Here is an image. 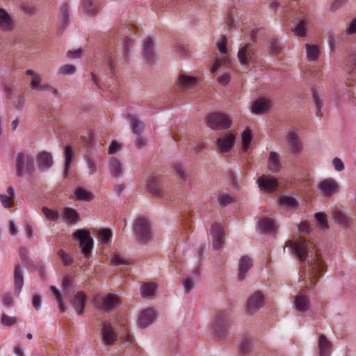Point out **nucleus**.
<instances>
[{
    "instance_id": "obj_1",
    "label": "nucleus",
    "mask_w": 356,
    "mask_h": 356,
    "mask_svg": "<svg viewBox=\"0 0 356 356\" xmlns=\"http://www.w3.org/2000/svg\"><path fill=\"white\" fill-rule=\"evenodd\" d=\"M293 254L303 263L305 272L307 273L311 284L314 279L321 277L325 269V264L321 257L317 253L314 245L308 241L299 237L289 243Z\"/></svg>"
},
{
    "instance_id": "obj_2",
    "label": "nucleus",
    "mask_w": 356,
    "mask_h": 356,
    "mask_svg": "<svg viewBox=\"0 0 356 356\" xmlns=\"http://www.w3.org/2000/svg\"><path fill=\"white\" fill-rule=\"evenodd\" d=\"M15 166L17 177L31 175L35 170V159L31 154L19 152L16 155Z\"/></svg>"
},
{
    "instance_id": "obj_3",
    "label": "nucleus",
    "mask_w": 356,
    "mask_h": 356,
    "mask_svg": "<svg viewBox=\"0 0 356 356\" xmlns=\"http://www.w3.org/2000/svg\"><path fill=\"white\" fill-rule=\"evenodd\" d=\"M134 233L136 241L140 243L146 245L152 240V230L150 224L144 218H139L136 220Z\"/></svg>"
},
{
    "instance_id": "obj_4",
    "label": "nucleus",
    "mask_w": 356,
    "mask_h": 356,
    "mask_svg": "<svg viewBox=\"0 0 356 356\" xmlns=\"http://www.w3.org/2000/svg\"><path fill=\"white\" fill-rule=\"evenodd\" d=\"M229 314L224 311L217 312L213 330L216 336L220 339H226L229 335Z\"/></svg>"
},
{
    "instance_id": "obj_5",
    "label": "nucleus",
    "mask_w": 356,
    "mask_h": 356,
    "mask_svg": "<svg viewBox=\"0 0 356 356\" xmlns=\"http://www.w3.org/2000/svg\"><path fill=\"white\" fill-rule=\"evenodd\" d=\"M72 237L79 241L84 257L87 259L90 258L93 248V239L90 232L86 229H79L73 234Z\"/></svg>"
},
{
    "instance_id": "obj_6",
    "label": "nucleus",
    "mask_w": 356,
    "mask_h": 356,
    "mask_svg": "<svg viewBox=\"0 0 356 356\" xmlns=\"http://www.w3.org/2000/svg\"><path fill=\"white\" fill-rule=\"evenodd\" d=\"M96 306L101 310L109 312L120 304V297L115 293H109L106 296L97 295L94 298Z\"/></svg>"
},
{
    "instance_id": "obj_7",
    "label": "nucleus",
    "mask_w": 356,
    "mask_h": 356,
    "mask_svg": "<svg viewBox=\"0 0 356 356\" xmlns=\"http://www.w3.org/2000/svg\"><path fill=\"white\" fill-rule=\"evenodd\" d=\"M207 123L212 129L222 130L229 128L232 121L226 114L214 112L208 115L207 118Z\"/></svg>"
},
{
    "instance_id": "obj_8",
    "label": "nucleus",
    "mask_w": 356,
    "mask_h": 356,
    "mask_svg": "<svg viewBox=\"0 0 356 356\" xmlns=\"http://www.w3.org/2000/svg\"><path fill=\"white\" fill-rule=\"evenodd\" d=\"M317 188L324 197H330L337 193L339 185L334 179L327 178L320 181Z\"/></svg>"
},
{
    "instance_id": "obj_9",
    "label": "nucleus",
    "mask_w": 356,
    "mask_h": 356,
    "mask_svg": "<svg viewBox=\"0 0 356 356\" xmlns=\"http://www.w3.org/2000/svg\"><path fill=\"white\" fill-rule=\"evenodd\" d=\"M263 306L264 296L259 291H256L247 300V313L253 314Z\"/></svg>"
},
{
    "instance_id": "obj_10",
    "label": "nucleus",
    "mask_w": 356,
    "mask_h": 356,
    "mask_svg": "<svg viewBox=\"0 0 356 356\" xmlns=\"http://www.w3.org/2000/svg\"><path fill=\"white\" fill-rule=\"evenodd\" d=\"M156 320V312L152 308L143 310L138 315V325L140 328H146Z\"/></svg>"
},
{
    "instance_id": "obj_11",
    "label": "nucleus",
    "mask_w": 356,
    "mask_h": 356,
    "mask_svg": "<svg viewBox=\"0 0 356 356\" xmlns=\"http://www.w3.org/2000/svg\"><path fill=\"white\" fill-rule=\"evenodd\" d=\"M211 234L213 238V248L215 250H219L224 244V229L218 223H213L211 227Z\"/></svg>"
},
{
    "instance_id": "obj_12",
    "label": "nucleus",
    "mask_w": 356,
    "mask_h": 356,
    "mask_svg": "<svg viewBox=\"0 0 356 356\" xmlns=\"http://www.w3.org/2000/svg\"><path fill=\"white\" fill-rule=\"evenodd\" d=\"M287 145L293 154H299L302 149V143L300 136L295 132H289L286 137Z\"/></svg>"
},
{
    "instance_id": "obj_13",
    "label": "nucleus",
    "mask_w": 356,
    "mask_h": 356,
    "mask_svg": "<svg viewBox=\"0 0 356 356\" xmlns=\"http://www.w3.org/2000/svg\"><path fill=\"white\" fill-rule=\"evenodd\" d=\"M35 161L38 168L44 172L50 168L53 164L52 156L47 152H39L35 157Z\"/></svg>"
},
{
    "instance_id": "obj_14",
    "label": "nucleus",
    "mask_w": 356,
    "mask_h": 356,
    "mask_svg": "<svg viewBox=\"0 0 356 356\" xmlns=\"http://www.w3.org/2000/svg\"><path fill=\"white\" fill-rule=\"evenodd\" d=\"M259 187L265 191L271 193L274 191L278 185L277 181L273 177L262 175L257 179Z\"/></svg>"
},
{
    "instance_id": "obj_15",
    "label": "nucleus",
    "mask_w": 356,
    "mask_h": 356,
    "mask_svg": "<svg viewBox=\"0 0 356 356\" xmlns=\"http://www.w3.org/2000/svg\"><path fill=\"white\" fill-rule=\"evenodd\" d=\"M102 335L104 344L108 346H113L117 340V334L109 323L103 324Z\"/></svg>"
},
{
    "instance_id": "obj_16",
    "label": "nucleus",
    "mask_w": 356,
    "mask_h": 356,
    "mask_svg": "<svg viewBox=\"0 0 356 356\" xmlns=\"http://www.w3.org/2000/svg\"><path fill=\"white\" fill-rule=\"evenodd\" d=\"M235 140V136L232 134H227L222 138L218 139L217 147L222 153L227 152L232 147Z\"/></svg>"
},
{
    "instance_id": "obj_17",
    "label": "nucleus",
    "mask_w": 356,
    "mask_h": 356,
    "mask_svg": "<svg viewBox=\"0 0 356 356\" xmlns=\"http://www.w3.org/2000/svg\"><path fill=\"white\" fill-rule=\"evenodd\" d=\"M238 58L241 65H245L249 64L254 58L252 47L249 44H245L240 48L238 52Z\"/></svg>"
},
{
    "instance_id": "obj_18",
    "label": "nucleus",
    "mask_w": 356,
    "mask_h": 356,
    "mask_svg": "<svg viewBox=\"0 0 356 356\" xmlns=\"http://www.w3.org/2000/svg\"><path fill=\"white\" fill-rule=\"evenodd\" d=\"M13 29V21L9 13L2 8H0V31L8 32Z\"/></svg>"
},
{
    "instance_id": "obj_19",
    "label": "nucleus",
    "mask_w": 356,
    "mask_h": 356,
    "mask_svg": "<svg viewBox=\"0 0 356 356\" xmlns=\"http://www.w3.org/2000/svg\"><path fill=\"white\" fill-rule=\"evenodd\" d=\"M271 106V102L266 98L257 99L252 105V112L256 115L263 114Z\"/></svg>"
},
{
    "instance_id": "obj_20",
    "label": "nucleus",
    "mask_w": 356,
    "mask_h": 356,
    "mask_svg": "<svg viewBox=\"0 0 356 356\" xmlns=\"http://www.w3.org/2000/svg\"><path fill=\"white\" fill-rule=\"evenodd\" d=\"M252 261L248 256L241 257L238 263V280L242 281L245 279L247 272L252 268Z\"/></svg>"
},
{
    "instance_id": "obj_21",
    "label": "nucleus",
    "mask_w": 356,
    "mask_h": 356,
    "mask_svg": "<svg viewBox=\"0 0 356 356\" xmlns=\"http://www.w3.org/2000/svg\"><path fill=\"white\" fill-rule=\"evenodd\" d=\"M143 56L147 63H151L154 58V51L152 40L147 37L144 40L143 44Z\"/></svg>"
},
{
    "instance_id": "obj_22",
    "label": "nucleus",
    "mask_w": 356,
    "mask_h": 356,
    "mask_svg": "<svg viewBox=\"0 0 356 356\" xmlns=\"http://www.w3.org/2000/svg\"><path fill=\"white\" fill-rule=\"evenodd\" d=\"M86 295L82 291H78L72 302V307L76 310L78 315L83 313L85 308Z\"/></svg>"
},
{
    "instance_id": "obj_23",
    "label": "nucleus",
    "mask_w": 356,
    "mask_h": 356,
    "mask_svg": "<svg viewBox=\"0 0 356 356\" xmlns=\"http://www.w3.org/2000/svg\"><path fill=\"white\" fill-rule=\"evenodd\" d=\"M63 156L65 159L63 174L64 177L66 178L70 173L71 163L74 158V152L70 145L65 147Z\"/></svg>"
},
{
    "instance_id": "obj_24",
    "label": "nucleus",
    "mask_w": 356,
    "mask_h": 356,
    "mask_svg": "<svg viewBox=\"0 0 356 356\" xmlns=\"http://www.w3.org/2000/svg\"><path fill=\"white\" fill-rule=\"evenodd\" d=\"M15 293L18 296L24 286L23 272L19 265H15L14 269Z\"/></svg>"
},
{
    "instance_id": "obj_25",
    "label": "nucleus",
    "mask_w": 356,
    "mask_h": 356,
    "mask_svg": "<svg viewBox=\"0 0 356 356\" xmlns=\"http://www.w3.org/2000/svg\"><path fill=\"white\" fill-rule=\"evenodd\" d=\"M109 170L113 177H120L123 175V168L121 162L116 158H111L108 163Z\"/></svg>"
},
{
    "instance_id": "obj_26",
    "label": "nucleus",
    "mask_w": 356,
    "mask_h": 356,
    "mask_svg": "<svg viewBox=\"0 0 356 356\" xmlns=\"http://www.w3.org/2000/svg\"><path fill=\"white\" fill-rule=\"evenodd\" d=\"M268 168L272 172H278L282 169L280 162V156L275 152H271L268 161Z\"/></svg>"
},
{
    "instance_id": "obj_27",
    "label": "nucleus",
    "mask_w": 356,
    "mask_h": 356,
    "mask_svg": "<svg viewBox=\"0 0 356 356\" xmlns=\"http://www.w3.org/2000/svg\"><path fill=\"white\" fill-rule=\"evenodd\" d=\"M331 342L327 340L323 334L319 337L318 349L319 356H330V349L331 348Z\"/></svg>"
},
{
    "instance_id": "obj_28",
    "label": "nucleus",
    "mask_w": 356,
    "mask_h": 356,
    "mask_svg": "<svg viewBox=\"0 0 356 356\" xmlns=\"http://www.w3.org/2000/svg\"><path fill=\"white\" fill-rule=\"evenodd\" d=\"M260 232L264 234H270L275 230L274 221L267 217L262 218L258 222Z\"/></svg>"
},
{
    "instance_id": "obj_29",
    "label": "nucleus",
    "mask_w": 356,
    "mask_h": 356,
    "mask_svg": "<svg viewBox=\"0 0 356 356\" xmlns=\"http://www.w3.org/2000/svg\"><path fill=\"white\" fill-rule=\"evenodd\" d=\"M252 350V340L248 337H241L238 344L239 356H245Z\"/></svg>"
},
{
    "instance_id": "obj_30",
    "label": "nucleus",
    "mask_w": 356,
    "mask_h": 356,
    "mask_svg": "<svg viewBox=\"0 0 356 356\" xmlns=\"http://www.w3.org/2000/svg\"><path fill=\"white\" fill-rule=\"evenodd\" d=\"M294 303L296 309L302 312L307 311L310 306V302L308 297L303 293H301L295 297Z\"/></svg>"
},
{
    "instance_id": "obj_31",
    "label": "nucleus",
    "mask_w": 356,
    "mask_h": 356,
    "mask_svg": "<svg viewBox=\"0 0 356 356\" xmlns=\"http://www.w3.org/2000/svg\"><path fill=\"white\" fill-rule=\"evenodd\" d=\"M147 190L148 191L156 197H163L165 195V192L161 188L160 185L157 182L156 179L154 177H152L148 181L147 184Z\"/></svg>"
},
{
    "instance_id": "obj_32",
    "label": "nucleus",
    "mask_w": 356,
    "mask_h": 356,
    "mask_svg": "<svg viewBox=\"0 0 356 356\" xmlns=\"http://www.w3.org/2000/svg\"><path fill=\"white\" fill-rule=\"evenodd\" d=\"M312 94L316 106V115L318 118H321L323 116L321 108L323 107L325 99L321 94L314 89L312 90Z\"/></svg>"
},
{
    "instance_id": "obj_33",
    "label": "nucleus",
    "mask_w": 356,
    "mask_h": 356,
    "mask_svg": "<svg viewBox=\"0 0 356 356\" xmlns=\"http://www.w3.org/2000/svg\"><path fill=\"white\" fill-rule=\"evenodd\" d=\"M6 192L8 195H0V202L5 208H10L15 197V190L12 186H8L6 188Z\"/></svg>"
},
{
    "instance_id": "obj_34",
    "label": "nucleus",
    "mask_w": 356,
    "mask_h": 356,
    "mask_svg": "<svg viewBox=\"0 0 356 356\" xmlns=\"http://www.w3.org/2000/svg\"><path fill=\"white\" fill-rule=\"evenodd\" d=\"M332 218L336 222L343 227H348L352 222V219L340 211H334L332 213Z\"/></svg>"
},
{
    "instance_id": "obj_35",
    "label": "nucleus",
    "mask_w": 356,
    "mask_h": 356,
    "mask_svg": "<svg viewBox=\"0 0 356 356\" xmlns=\"http://www.w3.org/2000/svg\"><path fill=\"white\" fill-rule=\"evenodd\" d=\"M197 83V79L194 76L187 75H180L178 78V83L179 86L184 88H192Z\"/></svg>"
},
{
    "instance_id": "obj_36",
    "label": "nucleus",
    "mask_w": 356,
    "mask_h": 356,
    "mask_svg": "<svg viewBox=\"0 0 356 356\" xmlns=\"http://www.w3.org/2000/svg\"><path fill=\"white\" fill-rule=\"evenodd\" d=\"M74 195L76 200L79 201H90L94 198V195L92 193L81 188L78 187L74 191Z\"/></svg>"
},
{
    "instance_id": "obj_37",
    "label": "nucleus",
    "mask_w": 356,
    "mask_h": 356,
    "mask_svg": "<svg viewBox=\"0 0 356 356\" xmlns=\"http://www.w3.org/2000/svg\"><path fill=\"white\" fill-rule=\"evenodd\" d=\"M129 118L131 120L133 133L135 135H140L144 129V124L136 116L129 114Z\"/></svg>"
},
{
    "instance_id": "obj_38",
    "label": "nucleus",
    "mask_w": 356,
    "mask_h": 356,
    "mask_svg": "<svg viewBox=\"0 0 356 356\" xmlns=\"http://www.w3.org/2000/svg\"><path fill=\"white\" fill-rule=\"evenodd\" d=\"M64 215L67 220L70 224H76L79 220V215L78 212L70 207H67L64 210Z\"/></svg>"
},
{
    "instance_id": "obj_39",
    "label": "nucleus",
    "mask_w": 356,
    "mask_h": 356,
    "mask_svg": "<svg viewBox=\"0 0 356 356\" xmlns=\"http://www.w3.org/2000/svg\"><path fill=\"white\" fill-rule=\"evenodd\" d=\"M307 56L309 61H314L319 56V49L317 45L309 44L305 45Z\"/></svg>"
},
{
    "instance_id": "obj_40",
    "label": "nucleus",
    "mask_w": 356,
    "mask_h": 356,
    "mask_svg": "<svg viewBox=\"0 0 356 356\" xmlns=\"http://www.w3.org/2000/svg\"><path fill=\"white\" fill-rule=\"evenodd\" d=\"M156 285L153 283H145L141 286L140 293L143 298L152 296L156 291Z\"/></svg>"
},
{
    "instance_id": "obj_41",
    "label": "nucleus",
    "mask_w": 356,
    "mask_h": 356,
    "mask_svg": "<svg viewBox=\"0 0 356 356\" xmlns=\"http://www.w3.org/2000/svg\"><path fill=\"white\" fill-rule=\"evenodd\" d=\"M173 168L177 174V175L179 177V178L186 181L188 180L189 177L188 171L187 169H186L184 165L181 163H176L173 165Z\"/></svg>"
},
{
    "instance_id": "obj_42",
    "label": "nucleus",
    "mask_w": 356,
    "mask_h": 356,
    "mask_svg": "<svg viewBox=\"0 0 356 356\" xmlns=\"http://www.w3.org/2000/svg\"><path fill=\"white\" fill-rule=\"evenodd\" d=\"M280 202L282 205L289 208H296L298 207L297 200L292 196L284 195L280 197Z\"/></svg>"
},
{
    "instance_id": "obj_43",
    "label": "nucleus",
    "mask_w": 356,
    "mask_h": 356,
    "mask_svg": "<svg viewBox=\"0 0 356 356\" xmlns=\"http://www.w3.org/2000/svg\"><path fill=\"white\" fill-rule=\"evenodd\" d=\"M307 24V22L305 19L300 20L293 29L294 35L298 37L305 36L306 35Z\"/></svg>"
},
{
    "instance_id": "obj_44",
    "label": "nucleus",
    "mask_w": 356,
    "mask_h": 356,
    "mask_svg": "<svg viewBox=\"0 0 356 356\" xmlns=\"http://www.w3.org/2000/svg\"><path fill=\"white\" fill-rule=\"evenodd\" d=\"M99 240L103 244H106L112 238V232L110 229H102L98 234Z\"/></svg>"
},
{
    "instance_id": "obj_45",
    "label": "nucleus",
    "mask_w": 356,
    "mask_h": 356,
    "mask_svg": "<svg viewBox=\"0 0 356 356\" xmlns=\"http://www.w3.org/2000/svg\"><path fill=\"white\" fill-rule=\"evenodd\" d=\"M83 9L89 14H95L97 9L95 0H83Z\"/></svg>"
},
{
    "instance_id": "obj_46",
    "label": "nucleus",
    "mask_w": 356,
    "mask_h": 356,
    "mask_svg": "<svg viewBox=\"0 0 356 356\" xmlns=\"http://www.w3.org/2000/svg\"><path fill=\"white\" fill-rule=\"evenodd\" d=\"M241 138L243 142V151H247L252 140L251 132L248 128L243 131Z\"/></svg>"
},
{
    "instance_id": "obj_47",
    "label": "nucleus",
    "mask_w": 356,
    "mask_h": 356,
    "mask_svg": "<svg viewBox=\"0 0 356 356\" xmlns=\"http://www.w3.org/2000/svg\"><path fill=\"white\" fill-rule=\"evenodd\" d=\"M60 17L62 23V26L64 29L68 23L69 19V6L63 5L60 9Z\"/></svg>"
},
{
    "instance_id": "obj_48",
    "label": "nucleus",
    "mask_w": 356,
    "mask_h": 356,
    "mask_svg": "<svg viewBox=\"0 0 356 356\" xmlns=\"http://www.w3.org/2000/svg\"><path fill=\"white\" fill-rule=\"evenodd\" d=\"M85 160L87 163L89 175H94L97 170V162L95 159L92 156H86Z\"/></svg>"
},
{
    "instance_id": "obj_49",
    "label": "nucleus",
    "mask_w": 356,
    "mask_h": 356,
    "mask_svg": "<svg viewBox=\"0 0 356 356\" xmlns=\"http://www.w3.org/2000/svg\"><path fill=\"white\" fill-rule=\"evenodd\" d=\"M58 254L60 259L62 260V262L64 266H70L73 264L74 259L71 254L66 253L63 250H60L58 252Z\"/></svg>"
},
{
    "instance_id": "obj_50",
    "label": "nucleus",
    "mask_w": 356,
    "mask_h": 356,
    "mask_svg": "<svg viewBox=\"0 0 356 356\" xmlns=\"http://www.w3.org/2000/svg\"><path fill=\"white\" fill-rule=\"evenodd\" d=\"M113 266L129 265L130 263L120 254L115 253L111 259Z\"/></svg>"
},
{
    "instance_id": "obj_51",
    "label": "nucleus",
    "mask_w": 356,
    "mask_h": 356,
    "mask_svg": "<svg viewBox=\"0 0 356 356\" xmlns=\"http://www.w3.org/2000/svg\"><path fill=\"white\" fill-rule=\"evenodd\" d=\"M315 218L318 225L323 229L328 228L326 215L324 213H316Z\"/></svg>"
},
{
    "instance_id": "obj_52",
    "label": "nucleus",
    "mask_w": 356,
    "mask_h": 356,
    "mask_svg": "<svg viewBox=\"0 0 356 356\" xmlns=\"http://www.w3.org/2000/svg\"><path fill=\"white\" fill-rule=\"evenodd\" d=\"M218 203L222 206L225 207L227 204L234 202V197L229 194L227 193H221L218 197Z\"/></svg>"
},
{
    "instance_id": "obj_53",
    "label": "nucleus",
    "mask_w": 356,
    "mask_h": 356,
    "mask_svg": "<svg viewBox=\"0 0 356 356\" xmlns=\"http://www.w3.org/2000/svg\"><path fill=\"white\" fill-rule=\"evenodd\" d=\"M42 213L45 217L49 220H56L59 217L58 212L51 210L47 207L42 208Z\"/></svg>"
},
{
    "instance_id": "obj_54",
    "label": "nucleus",
    "mask_w": 356,
    "mask_h": 356,
    "mask_svg": "<svg viewBox=\"0 0 356 356\" xmlns=\"http://www.w3.org/2000/svg\"><path fill=\"white\" fill-rule=\"evenodd\" d=\"M132 46V41L129 38H124L122 42V55L126 60L129 55V49Z\"/></svg>"
},
{
    "instance_id": "obj_55",
    "label": "nucleus",
    "mask_w": 356,
    "mask_h": 356,
    "mask_svg": "<svg viewBox=\"0 0 356 356\" xmlns=\"http://www.w3.org/2000/svg\"><path fill=\"white\" fill-rule=\"evenodd\" d=\"M269 48L275 54L280 53L282 49L280 41L274 38L270 40Z\"/></svg>"
},
{
    "instance_id": "obj_56",
    "label": "nucleus",
    "mask_w": 356,
    "mask_h": 356,
    "mask_svg": "<svg viewBox=\"0 0 356 356\" xmlns=\"http://www.w3.org/2000/svg\"><path fill=\"white\" fill-rule=\"evenodd\" d=\"M183 286L186 293H188L195 286V280L191 277H186L183 282Z\"/></svg>"
},
{
    "instance_id": "obj_57",
    "label": "nucleus",
    "mask_w": 356,
    "mask_h": 356,
    "mask_svg": "<svg viewBox=\"0 0 356 356\" xmlns=\"http://www.w3.org/2000/svg\"><path fill=\"white\" fill-rule=\"evenodd\" d=\"M75 71L76 67L72 65H65L59 68V73L65 75L73 74L75 72Z\"/></svg>"
},
{
    "instance_id": "obj_58",
    "label": "nucleus",
    "mask_w": 356,
    "mask_h": 356,
    "mask_svg": "<svg viewBox=\"0 0 356 356\" xmlns=\"http://www.w3.org/2000/svg\"><path fill=\"white\" fill-rule=\"evenodd\" d=\"M1 321L3 325L11 326L16 323V318L15 316H10L6 314H3Z\"/></svg>"
},
{
    "instance_id": "obj_59",
    "label": "nucleus",
    "mask_w": 356,
    "mask_h": 356,
    "mask_svg": "<svg viewBox=\"0 0 356 356\" xmlns=\"http://www.w3.org/2000/svg\"><path fill=\"white\" fill-rule=\"evenodd\" d=\"M226 40L227 39L225 35H222L217 42L218 49L222 54H225L227 53Z\"/></svg>"
},
{
    "instance_id": "obj_60",
    "label": "nucleus",
    "mask_w": 356,
    "mask_h": 356,
    "mask_svg": "<svg viewBox=\"0 0 356 356\" xmlns=\"http://www.w3.org/2000/svg\"><path fill=\"white\" fill-rule=\"evenodd\" d=\"M345 63L353 70L356 69V54H351L348 55V58L345 60Z\"/></svg>"
},
{
    "instance_id": "obj_61",
    "label": "nucleus",
    "mask_w": 356,
    "mask_h": 356,
    "mask_svg": "<svg viewBox=\"0 0 356 356\" xmlns=\"http://www.w3.org/2000/svg\"><path fill=\"white\" fill-rule=\"evenodd\" d=\"M2 303L6 307H10L13 306V301L12 295L9 293H5L2 298Z\"/></svg>"
},
{
    "instance_id": "obj_62",
    "label": "nucleus",
    "mask_w": 356,
    "mask_h": 356,
    "mask_svg": "<svg viewBox=\"0 0 356 356\" xmlns=\"http://www.w3.org/2000/svg\"><path fill=\"white\" fill-rule=\"evenodd\" d=\"M147 144L146 139L143 138L140 135H136L135 140V145L138 149H142Z\"/></svg>"
},
{
    "instance_id": "obj_63",
    "label": "nucleus",
    "mask_w": 356,
    "mask_h": 356,
    "mask_svg": "<svg viewBox=\"0 0 356 356\" xmlns=\"http://www.w3.org/2000/svg\"><path fill=\"white\" fill-rule=\"evenodd\" d=\"M120 145L116 141H113L108 147V152L109 154H114L120 150Z\"/></svg>"
},
{
    "instance_id": "obj_64",
    "label": "nucleus",
    "mask_w": 356,
    "mask_h": 356,
    "mask_svg": "<svg viewBox=\"0 0 356 356\" xmlns=\"http://www.w3.org/2000/svg\"><path fill=\"white\" fill-rule=\"evenodd\" d=\"M346 33L349 35L356 33V17L350 22L346 30Z\"/></svg>"
}]
</instances>
